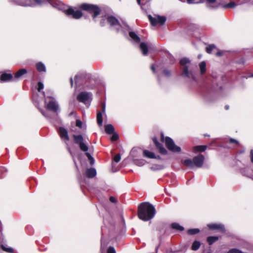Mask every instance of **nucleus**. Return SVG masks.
<instances>
[{"mask_svg":"<svg viewBox=\"0 0 253 253\" xmlns=\"http://www.w3.org/2000/svg\"><path fill=\"white\" fill-rule=\"evenodd\" d=\"M37 4L49 3L53 7L61 11L65 15L74 19H79V10H75L73 7L65 4L59 0H33Z\"/></svg>","mask_w":253,"mask_h":253,"instance_id":"1","label":"nucleus"},{"mask_svg":"<svg viewBox=\"0 0 253 253\" xmlns=\"http://www.w3.org/2000/svg\"><path fill=\"white\" fill-rule=\"evenodd\" d=\"M49 120L52 123L54 124V125H56L55 122L53 119L49 118Z\"/></svg>","mask_w":253,"mask_h":253,"instance_id":"56","label":"nucleus"},{"mask_svg":"<svg viewBox=\"0 0 253 253\" xmlns=\"http://www.w3.org/2000/svg\"><path fill=\"white\" fill-rule=\"evenodd\" d=\"M70 82H71V85L72 87H73V79H72V78L70 79Z\"/></svg>","mask_w":253,"mask_h":253,"instance_id":"61","label":"nucleus"},{"mask_svg":"<svg viewBox=\"0 0 253 253\" xmlns=\"http://www.w3.org/2000/svg\"><path fill=\"white\" fill-rule=\"evenodd\" d=\"M0 247L3 251L7 253H11L13 252V249L11 247L7 248L5 247L3 245H1Z\"/></svg>","mask_w":253,"mask_h":253,"instance_id":"37","label":"nucleus"},{"mask_svg":"<svg viewBox=\"0 0 253 253\" xmlns=\"http://www.w3.org/2000/svg\"><path fill=\"white\" fill-rule=\"evenodd\" d=\"M102 112H105V104H103V105H102Z\"/></svg>","mask_w":253,"mask_h":253,"instance_id":"57","label":"nucleus"},{"mask_svg":"<svg viewBox=\"0 0 253 253\" xmlns=\"http://www.w3.org/2000/svg\"><path fill=\"white\" fill-rule=\"evenodd\" d=\"M40 112H41V113L42 114V115L45 117V118H46L47 119H49V118L48 117V116L46 115V114L42 110V109H41L40 110Z\"/></svg>","mask_w":253,"mask_h":253,"instance_id":"48","label":"nucleus"},{"mask_svg":"<svg viewBox=\"0 0 253 253\" xmlns=\"http://www.w3.org/2000/svg\"><path fill=\"white\" fill-rule=\"evenodd\" d=\"M187 1L189 4L193 3L194 2V0H187Z\"/></svg>","mask_w":253,"mask_h":253,"instance_id":"55","label":"nucleus"},{"mask_svg":"<svg viewBox=\"0 0 253 253\" xmlns=\"http://www.w3.org/2000/svg\"><path fill=\"white\" fill-rule=\"evenodd\" d=\"M58 133L62 139L65 142L68 141L69 138L67 130L63 127H60L58 129Z\"/></svg>","mask_w":253,"mask_h":253,"instance_id":"15","label":"nucleus"},{"mask_svg":"<svg viewBox=\"0 0 253 253\" xmlns=\"http://www.w3.org/2000/svg\"><path fill=\"white\" fill-rule=\"evenodd\" d=\"M201 243L200 241H195L192 244L191 249L192 251H197L200 247Z\"/></svg>","mask_w":253,"mask_h":253,"instance_id":"30","label":"nucleus"},{"mask_svg":"<svg viewBox=\"0 0 253 253\" xmlns=\"http://www.w3.org/2000/svg\"><path fill=\"white\" fill-rule=\"evenodd\" d=\"M156 213L153 205L149 202L140 204L137 208V216L142 221H148L153 218Z\"/></svg>","mask_w":253,"mask_h":253,"instance_id":"2","label":"nucleus"},{"mask_svg":"<svg viewBox=\"0 0 253 253\" xmlns=\"http://www.w3.org/2000/svg\"><path fill=\"white\" fill-rule=\"evenodd\" d=\"M80 150L85 152L84 155L87 157L90 166L94 164L95 160L92 156L93 153L92 147H89L88 144L84 139L83 136L80 134Z\"/></svg>","mask_w":253,"mask_h":253,"instance_id":"5","label":"nucleus"},{"mask_svg":"<svg viewBox=\"0 0 253 253\" xmlns=\"http://www.w3.org/2000/svg\"><path fill=\"white\" fill-rule=\"evenodd\" d=\"M243 3H250L251 4L253 5V0H244L242 1V2L240 4H243Z\"/></svg>","mask_w":253,"mask_h":253,"instance_id":"45","label":"nucleus"},{"mask_svg":"<svg viewBox=\"0 0 253 253\" xmlns=\"http://www.w3.org/2000/svg\"><path fill=\"white\" fill-rule=\"evenodd\" d=\"M109 200L111 202L113 203H116L117 202V200L115 198V197L113 196H111L109 198Z\"/></svg>","mask_w":253,"mask_h":253,"instance_id":"46","label":"nucleus"},{"mask_svg":"<svg viewBox=\"0 0 253 253\" xmlns=\"http://www.w3.org/2000/svg\"><path fill=\"white\" fill-rule=\"evenodd\" d=\"M165 144L167 148L172 152H180L181 151L180 147L176 145L173 140L169 137H166Z\"/></svg>","mask_w":253,"mask_h":253,"instance_id":"11","label":"nucleus"},{"mask_svg":"<svg viewBox=\"0 0 253 253\" xmlns=\"http://www.w3.org/2000/svg\"><path fill=\"white\" fill-rule=\"evenodd\" d=\"M190 63V60L186 57L182 58L179 61L181 66V75L183 77L190 78L191 75L190 72L188 70V64Z\"/></svg>","mask_w":253,"mask_h":253,"instance_id":"8","label":"nucleus"},{"mask_svg":"<svg viewBox=\"0 0 253 253\" xmlns=\"http://www.w3.org/2000/svg\"><path fill=\"white\" fill-rule=\"evenodd\" d=\"M229 143H235L236 145H238L239 144L238 141L235 139L230 138L229 140Z\"/></svg>","mask_w":253,"mask_h":253,"instance_id":"44","label":"nucleus"},{"mask_svg":"<svg viewBox=\"0 0 253 253\" xmlns=\"http://www.w3.org/2000/svg\"><path fill=\"white\" fill-rule=\"evenodd\" d=\"M216 54L217 56H220L222 55V52L221 51H218Z\"/></svg>","mask_w":253,"mask_h":253,"instance_id":"53","label":"nucleus"},{"mask_svg":"<svg viewBox=\"0 0 253 253\" xmlns=\"http://www.w3.org/2000/svg\"><path fill=\"white\" fill-rule=\"evenodd\" d=\"M250 158L251 162L253 163V150H251L250 151Z\"/></svg>","mask_w":253,"mask_h":253,"instance_id":"49","label":"nucleus"},{"mask_svg":"<svg viewBox=\"0 0 253 253\" xmlns=\"http://www.w3.org/2000/svg\"><path fill=\"white\" fill-rule=\"evenodd\" d=\"M52 93L50 91H46V93L43 92L45 108L57 114L60 111L59 105L55 98L51 96Z\"/></svg>","mask_w":253,"mask_h":253,"instance_id":"3","label":"nucleus"},{"mask_svg":"<svg viewBox=\"0 0 253 253\" xmlns=\"http://www.w3.org/2000/svg\"><path fill=\"white\" fill-rule=\"evenodd\" d=\"M207 148V145H198L194 147V151L195 152H204Z\"/></svg>","mask_w":253,"mask_h":253,"instance_id":"31","label":"nucleus"},{"mask_svg":"<svg viewBox=\"0 0 253 253\" xmlns=\"http://www.w3.org/2000/svg\"><path fill=\"white\" fill-rule=\"evenodd\" d=\"M163 73L167 77H170L171 74V71L167 69H165L163 71Z\"/></svg>","mask_w":253,"mask_h":253,"instance_id":"40","label":"nucleus"},{"mask_svg":"<svg viewBox=\"0 0 253 253\" xmlns=\"http://www.w3.org/2000/svg\"><path fill=\"white\" fill-rule=\"evenodd\" d=\"M36 68L39 72H45L46 71V67L42 62H38L36 64Z\"/></svg>","mask_w":253,"mask_h":253,"instance_id":"18","label":"nucleus"},{"mask_svg":"<svg viewBox=\"0 0 253 253\" xmlns=\"http://www.w3.org/2000/svg\"><path fill=\"white\" fill-rule=\"evenodd\" d=\"M107 253H116V252L114 247L110 246L107 249Z\"/></svg>","mask_w":253,"mask_h":253,"instance_id":"43","label":"nucleus"},{"mask_svg":"<svg viewBox=\"0 0 253 253\" xmlns=\"http://www.w3.org/2000/svg\"><path fill=\"white\" fill-rule=\"evenodd\" d=\"M79 119H77L76 123L72 122L71 125L70 131L73 133V136L74 138V142L77 144H79Z\"/></svg>","mask_w":253,"mask_h":253,"instance_id":"9","label":"nucleus"},{"mask_svg":"<svg viewBox=\"0 0 253 253\" xmlns=\"http://www.w3.org/2000/svg\"><path fill=\"white\" fill-rule=\"evenodd\" d=\"M91 79V75L89 74L82 73L80 74V81H84L85 82H88Z\"/></svg>","mask_w":253,"mask_h":253,"instance_id":"26","label":"nucleus"},{"mask_svg":"<svg viewBox=\"0 0 253 253\" xmlns=\"http://www.w3.org/2000/svg\"><path fill=\"white\" fill-rule=\"evenodd\" d=\"M96 175V171L94 168L87 169L85 171V176L89 178H92Z\"/></svg>","mask_w":253,"mask_h":253,"instance_id":"17","label":"nucleus"},{"mask_svg":"<svg viewBox=\"0 0 253 253\" xmlns=\"http://www.w3.org/2000/svg\"><path fill=\"white\" fill-rule=\"evenodd\" d=\"M200 232V230L198 228H192L187 230V233L190 235H193L197 234Z\"/></svg>","mask_w":253,"mask_h":253,"instance_id":"35","label":"nucleus"},{"mask_svg":"<svg viewBox=\"0 0 253 253\" xmlns=\"http://www.w3.org/2000/svg\"><path fill=\"white\" fill-rule=\"evenodd\" d=\"M199 67L200 69V72L202 75L204 74L206 72V64L204 61L201 62L199 64Z\"/></svg>","mask_w":253,"mask_h":253,"instance_id":"34","label":"nucleus"},{"mask_svg":"<svg viewBox=\"0 0 253 253\" xmlns=\"http://www.w3.org/2000/svg\"><path fill=\"white\" fill-rule=\"evenodd\" d=\"M83 125H84L83 123L81 121H80V128H82L83 127Z\"/></svg>","mask_w":253,"mask_h":253,"instance_id":"59","label":"nucleus"},{"mask_svg":"<svg viewBox=\"0 0 253 253\" xmlns=\"http://www.w3.org/2000/svg\"><path fill=\"white\" fill-rule=\"evenodd\" d=\"M96 120L98 126L99 127H101L103 125V117L102 113L100 111L97 113Z\"/></svg>","mask_w":253,"mask_h":253,"instance_id":"24","label":"nucleus"},{"mask_svg":"<svg viewBox=\"0 0 253 253\" xmlns=\"http://www.w3.org/2000/svg\"><path fill=\"white\" fill-rule=\"evenodd\" d=\"M107 22L111 27L118 26V29L121 27V25L117 18L113 15H109L107 18Z\"/></svg>","mask_w":253,"mask_h":253,"instance_id":"14","label":"nucleus"},{"mask_svg":"<svg viewBox=\"0 0 253 253\" xmlns=\"http://www.w3.org/2000/svg\"><path fill=\"white\" fill-rule=\"evenodd\" d=\"M73 114H74V112H71V113H70L69 116H71L72 115H73Z\"/></svg>","mask_w":253,"mask_h":253,"instance_id":"64","label":"nucleus"},{"mask_svg":"<svg viewBox=\"0 0 253 253\" xmlns=\"http://www.w3.org/2000/svg\"><path fill=\"white\" fill-rule=\"evenodd\" d=\"M165 138L164 136V134L163 132L161 133V141L163 142H165Z\"/></svg>","mask_w":253,"mask_h":253,"instance_id":"47","label":"nucleus"},{"mask_svg":"<svg viewBox=\"0 0 253 253\" xmlns=\"http://www.w3.org/2000/svg\"><path fill=\"white\" fill-rule=\"evenodd\" d=\"M75 82L76 84L75 92L74 96L76 97L77 100L79 101V92H77V84L78 82V75H76L75 77Z\"/></svg>","mask_w":253,"mask_h":253,"instance_id":"32","label":"nucleus"},{"mask_svg":"<svg viewBox=\"0 0 253 253\" xmlns=\"http://www.w3.org/2000/svg\"><path fill=\"white\" fill-rule=\"evenodd\" d=\"M17 4L23 6H34V5L32 3L30 0H25L24 1H20L18 2Z\"/></svg>","mask_w":253,"mask_h":253,"instance_id":"28","label":"nucleus"},{"mask_svg":"<svg viewBox=\"0 0 253 253\" xmlns=\"http://www.w3.org/2000/svg\"><path fill=\"white\" fill-rule=\"evenodd\" d=\"M105 130L109 134H111L115 132V128L113 125L111 124L107 125L105 126Z\"/></svg>","mask_w":253,"mask_h":253,"instance_id":"25","label":"nucleus"},{"mask_svg":"<svg viewBox=\"0 0 253 253\" xmlns=\"http://www.w3.org/2000/svg\"><path fill=\"white\" fill-rule=\"evenodd\" d=\"M143 155L144 157H146L150 159L155 158L156 155L154 153L150 152L147 150H144L143 151Z\"/></svg>","mask_w":253,"mask_h":253,"instance_id":"22","label":"nucleus"},{"mask_svg":"<svg viewBox=\"0 0 253 253\" xmlns=\"http://www.w3.org/2000/svg\"><path fill=\"white\" fill-rule=\"evenodd\" d=\"M205 160V157L202 155L194 157L192 160L190 159H185L183 162V165L190 169H193L194 167L196 168H201Z\"/></svg>","mask_w":253,"mask_h":253,"instance_id":"6","label":"nucleus"},{"mask_svg":"<svg viewBox=\"0 0 253 253\" xmlns=\"http://www.w3.org/2000/svg\"><path fill=\"white\" fill-rule=\"evenodd\" d=\"M84 10L92 14V17L93 20L95 21V18L99 15L101 11V8L97 5L89 4L82 3L80 4V10ZM83 16V13L80 11V18Z\"/></svg>","mask_w":253,"mask_h":253,"instance_id":"4","label":"nucleus"},{"mask_svg":"<svg viewBox=\"0 0 253 253\" xmlns=\"http://www.w3.org/2000/svg\"><path fill=\"white\" fill-rule=\"evenodd\" d=\"M113 160L116 162V163H118L119 162H120V161L121 160V155L120 154H116L114 158H113Z\"/></svg>","mask_w":253,"mask_h":253,"instance_id":"41","label":"nucleus"},{"mask_svg":"<svg viewBox=\"0 0 253 253\" xmlns=\"http://www.w3.org/2000/svg\"><path fill=\"white\" fill-rule=\"evenodd\" d=\"M225 109H226V110H228V109H229V106H228V105H226V106H225Z\"/></svg>","mask_w":253,"mask_h":253,"instance_id":"63","label":"nucleus"},{"mask_svg":"<svg viewBox=\"0 0 253 253\" xmlns=\"http://www.w3.org/2000/svg\"><path fill=\"white\" fill-rule=\"evenodd\" d=\"M93 99V94L90 92L80 91V103H83L86 108H89Z\"/></svg>","mask_w":253,"mask_h":253,"instance_id":"7","label":"nucleus"},{"mask_svg":"<svg viewBox=\"0 0 253 253\" xmlns=\"http://www.w3.org/2000/svg\"><path fill=\"white\" fill-rule=\"evenodd\" d=\"M215 48V46L214 44L209 45L206 47V52L208 53H211L212 50Z\"/></svg>","mask_w":253,"mask_h":253,"instance_id":"38","label":"nucleus"},{"mask_svg":"<svg viewBox=\"0 0 253 253\" xmlns=\"http://www.w3.org/2000/svg\"><path fill=\"white\" fill-rule=\"evenodd\" d=\"M44 87V85L41 82H39L38 83V90L40 92Z\"/></svg>","mask_w":253,"mask_h":253,"instance_id":"42","label":"nucleus"},{"mask_svg":"<svg viewBox=\"0 0 253 253\" xmlns=\"http://www.w3.org/2000/svg\"><path fill=\"white\" fill-rule=\"evenodd\" d=\"M151 69L152 70V71H153V72L154 73H155V66L154 65H152L151 66Z\"/></svg>","mask_w":253,"mask_h":253,"instance_id":"52","label":"nucleus"},{"mask_svg":"<svg viewBox=\"0 0 253 253\" xmlns=\"http://www.w3.org/2000/svg\"><path fill=\"white\" fill-rule=\"evenodd\" d=\"M148 17L151 24L153 26L158 24L163 25L166 21V17L163 16L157 15L156 17H153L152 15H149Z\"/></svg>","mask_w":253,"mask_h":253,"instance_id":"10","label":"nucleus"},{"mask_svg":"<svg viewBox=\"0 0 253 253\" xmlns=\"http://www.w3.org/2000/svg\"><path fill=\"white\" fill-rule=\"evenodd\" d=\"M129 36L135 42H140V38L134 32H129Z\"/></svg>","mask_w":253,"mask_h":253,"instance_id":"29","label":"nucleus"},{"mask_svg":"<svg viewBox=\"0 0 253 253\" xmlns=\"http://www.w3.org/2000/svg\"><path fill=\"white\" fill-rule=\"evenodd\" d=\"M55 121L57 122V123L58 124H60L61 122L60 119L58 117L57 115L55 116Z\"/></svg>","mask_w":253,"mask_h":253,"instance_id":"50","label":"nucleus"},{"mask_svg":"<svg viewBox=\"0 0 253 253\" xmlns=\"http://www.w3.org/2000/svg\"><path fill=\"white\" fill-rule=\"evenodd\" d=\"M145 161L143 159H137L134 161V164L139 167L143 166L145 164Z\"/></svg>","mask_w":253,"mask_h":253,"instance_id":"36","label":"nucleus"},{"mask_svg":"<svg viewBox=\"0 0 253 253\" xmlns=\"http://www.w3.org/2000/svg\"><path fill=\"white\" fill-rule=\"evenodd\" d=\"M27 70L25 68L19 69L14 75L15 79H18L21 77L23 75L27 73Z\"/></svg>","mask_w":253,"mask_h":253,"instance_id":"20","label":"nucleus"},{"mask_svg":"<svg viewBox=\"0 0 253 253\" xmlns=\"http://www.w3.org/2000/svg\"><path fill=\"white\" fill-rule=\"evenodd\" d=\"M152 140L155 145L156 148L158 150L159 152L162 155H167L168 153L167 150L165 148L163 145L160 143L156 137H154Z\"/></svg>","mask_w":253,"mask_h":253,"instance_id":"13","label":"nucleus"},{"mask_svg":"<svg viewBox=\"0 0 253 253\" xmlns=\"http://www.w3.org/2000/svg\"><path fill=\"white\" fill-rule=\"evenodd\" d=\"M5 170V169L4 168H0V172H2Z\"/></svg>","mask_w":253,"mask_h":253,"instance_id":"58","label":"nucleus"},{"mask_svg":"<svg viewBox=\"0 0 253 253\" xmlns=\"http://www.w3.org/2000/svg\"><path fill=\"white\" fill-rule=\"evenodd\" d=\"M112 134L113 135L111 137V140L113 142L118 140V139H119V135L115 132L112 133Z\"/></svg>","mask_w":253,"mask_h":253,"instance_id":"39","label":"nucleus"},{"mask_svg":"<svg viewBox=\"0 0 253 253\" xmlns=\"http://www.w3.org/2000/svg\"><path fill=\"white\" fill-rule=\"evenodd\" d=\"M156 159L161 160V157L159 155L156 156L155 158Z\"/></svg>","mask_w":253,"mask_h":253,"instance_id":"60","label":"nucleus"},{"mask_svg":"<svg viewBox=\"0 0 253 253\" xmlns=\"http://www.w3.org/2000/svg\"><path fill=\"white\" fill-rule=\"evenodd\" d=\"M137 1V2L138 3V4H140L141 3V0H136Z\"/></svg>","mask_w":253,"mask_h":253,"instance_id":"62","label":"nucleus"},{"mask_svg":"<svg viewBox=\"0 0 253 253\" xmlns=\"http://www.w3.org/2000/svg\"><path fill=\"white\" fill-rule=\"evenodd\" d=\"M170 227L171 229L178 231H182L184 229L183 226L180 225L178 223L176 222L172 223L170 225Z\"/></svg>","mask_w":253,"mask_h":253,"instance_id":"23","label":"nucleus"},{"mask_svg":"<svg viewBox=\"0 0 253 253\" xmlns=\"http://www.w3.org/2000/svg\"><path fill=\"white\" fill-rule=\"evenodd\" d=\"M140 48L141 49L143 55H146L147 54L148 48L147 44L145 42H142L140 43Z\"/></svg>","mask_w":253,"mask_h":253,"instance_id":"27","label":"nucleus"},{"mask_svg":"<svg viewBox=\"0 0 253 253\" xmlns=\"http://www.w3.org/2000/svg\"><path fill=\"white\" fill-rule=\"evenodd\" d=\"M0 80L2 82H8L13 79V76L11 74L3 73L0 76Z\"/></svg>","mask_w":253,"mask_h":253,"instance_id":"19","label":"nucleus"},{"mask_svg":"<svg viewBox=\"0 0 253 253\" xmlns=\"http://www.w3.org/2000/svg\"><path fill=\"white\" fill-rule=\"evenodd\" d=\"M237 4H238L234 1H231L229 3L223 5L222 6L224 9L233 8L237 5Z\"/></svg>","mask_w":253,"mask_h":253,"instance_id":"33","label":"nucleus"},{"mask_svg":"<svg viewBox=\"0 0 253 253\" xmlns=\"http://www.w3.org/2000/svg\"><path fill=\"white\" fill-rule=\"evenodd\" d=\"M207 1L210 3H213L216 1V0H207Z\"/></svg>","mask_w":253,"mask_h":253,"instance_id":"54","label":"nucleus"},{"mask_svg":"<svg viewBox=\"0 0 253 253\" xmlns=\"http://www.w3.org/2000/svg\"><path fill=\"white\" fill-rule=\"evenodd\" d=\"M100 25L101 26L103 27L105 25V19H102L100 22Z\"/></svg>","mask_w":253,"mask_h":253,"instance_id":"51","label":"nucleus"},{"mask_svg":"<svg viewBox=\"0 0 253 253\" xmlns=\"http://www.w3.org/2000/svg\"><path fill=\"white\" fill-rule=\"evenodd\" d=\"M69 152L72 155L73 160L74 162V164L77 169H78L77 162L79 161V153L78 151L74 150L69 149Z\"/></svg>","mask_w":253,"mask_h":253,"instance_id":"16","label":"nucleus"},{"mask_svg":"<svg viewBox=\"0 0 253 253\" xmlns=\"http://www.w3.org/2000/svg\"><path fill=\"white\" fill-rule=\"evenodd\" d=\"M208 228L211 230H217L222 233H224L226 232L224 226L222 224L218 223H211L207 225Z\"/></svg>","mask_w":253,"mask_h":253,"instance_id":"12","label":"nucleus"},{"mask_svg":"<svg viewBox=\"0 0 253 253\" xmlns=\"http://www.w3.org/2000/svg\"><path fill=\"white\" fill-rule=\"evenodd\" d=\"M218 236H209L207 238V242L209 245H212L219 240Z\"/></svg>","mask_w":253,"mask_h":253,"instance_id":"21","label":"nucleus"}]
</instances>
